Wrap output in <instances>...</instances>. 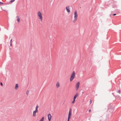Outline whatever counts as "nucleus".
<instances>
[{
	"label": "nucleus",
	"mask_w": 121,
	"mask_h": 121,
	"mask_svg": "<svg viewBox=\"0 0 121 121\" xmlns=\"http://www.w3.org/2000/svg\"><path fill=\"white\" fill-rule=\"evenodd\" d=\"M75 71H73L70 78V82L72 81L73 79L75 77Z\"/></svg>",
	"instance_id": "nucleus-1"
},
{
	"label": "nucleus",
	"mask_w": 121,
	"mask_h": 121,
	"mask_svg": "<svg viewBox=\"0 0 121 121\" xmlns=\"http://www.w3.org/2000/svg\"><path fill=\"white\" fill-rule=\"evenodd\" d=\"M74 19L73 21V22H74L75 23L76 22L77 20V17L78 16V15L77 14V11H75L74 13Z\"/></svg>",
	"instance_id": "nucleus-2"
},
{
	"label": "nucleus",
	"mask_w": 121,
	"mask_h": 121,
	"mask_svg": "<svg viewBox=\"0 0 121 121\" xmlns=\"http://www.w3.org/2000/svg\"><path fill=\"white\" fill-rule=\"evenodd\" d=\"M38 16L39 17V18L40 19L41 21H42L43 19L42 14L41 13V12L39 11L38 12Z\"/></svg>",
	"instance_id": "nucleus-3"
},
{
	"label": "nucleus",
	"mask_w": 121,
	"mask_h": 121,
	"mask_svg": "<svg viewBox=\"0 0 121 121\" xmlns=\"http://www.w3.org/2000/svg\"><path fill=\"white\" fill-rule=\"evenodd\" d=\"M80 84V83L79 82H78L77 83L76 86V90H77L78 89L79 87Z\"/></svg>",
	"instance_id": "nucleus-4"
},
{
	"label": "nucleus",
	"mask_w": 121,
	"mask_h": 121,
	"mask_svg": "<svg viewBox=\"0 0 121 121\" xmlns=\"http://www.w3.org/2000/svg\"><path fill=\"white\" fill-rule=\"evenodd\" d=\"M72 112V109L70 108L69 112L68 117H71V115Z\"/></svg>",
	"instance_id": "nucleus-5"
},
{
	"label": "nucleus",
	"mask_w": 121,
	"mask_h": 121,
	"mask_svg": "<svg viewBox=\"0 0 121 121\" xmlns=\"http://www.w3.org/2000/svg\"><path fill=\"white\" fill-rule=\"evenodd\" d=\"M52 117V116L50 114H48V117L49 121H50Z\"/></svg>",
	"instance_id": "nucleus-6"
},
{
	"label": "nucleus",
	"mask_w": 121,
	"mask_h": 121,
	"mask_svg": "<svg viewBox=\"0 0 121 121\" xmlns=\"http://www.w3.org/2000/svg\"><path fill=\"white\" fill-rule=\"evenodd\" d=\"M108 109L109 111L111 113L113 112L114 110V109L113 108H108Z\"/></svg>",
	"instance_id": "nucleus-7"
},
{
	"label": "nucleus",
	"mask_w": 121,
	"mask_h": 121,
	"mask_svg": "<svg viewBox=\"0 0 121 121\" xmlns=\"http://www.w3.org/2000/svg\"><path fill=\"white\" fill-rule=\"evenodd\" d=\"M66 10L67 11V12L69 13L70 12V10L69 9V6H67L66 7Z\"/></svg>",
	"instance_id": "nucleus-8"
},
{
	"label": "nucleus",
	"mask_w": 121,
	"mask_h": 121,
	"mask_svg": "<svg viewBox=\"0 0 121 121\" xmlns=\"http://www.w3.org/2000/svg\"><path fill=\"white\" fill-rule=\"evenodd\" d=\"M78 93H76L75 95L74 96L73 99H75L78 96Z\"/></svg>",
	"instance_id": "nucleus-9"
},
{
	"label": "nucleus",
	"mask_w": 121,
	"mask_h": 121,
	"mask_svg": "<svg viewBox=\"0 0 121 121\" xmlns=\"http://www.w3.org/2000/svg\"><path fill=\"white\" fill-rule=\"evenodd\" d=\"M39 107V106L38 105H37L36 106V108H35V112H38V108Z\"/></svg>",
	"instance_id": "nucleus-10"
},
{
	"label": "nucleus",
	"mask_w": 121,
	"mask_h": 121,
	"mask_svg": "<svg viewBox=\"0 0 121 121\" xmlns=\"http://www.w3.org/2000/svg\"><path fill=\"white\" fill-rule=\"evenodd\" d=\"M18 87H19V86H18V84H16L15 85V89L16 90H17L18 89Z\"/></svg>",
	"instance_id": "nucleus-11"
},
{
	"label": "nucleus",
	"mask_w": 121,
	"mask_h": 121,
	"mask_svg": "<svg viewBox=\"0 0 121 121\" xmlns=\"http://www.w3.org/2000/svg\"><path fill=\"white\" fill-rule=\"evenodd\" d=\"M37 113L36 112H35V111H34L33 113V116L34 117H35L36 116V113Z\"/></svg>",
	"instance_id": "nucleus-12"
},
{
	"label": "nucleus",
	"mask_w": 121,
	"mask_h": 121,
	"mask_svg": "<svg viewBox=\"0 0 121 121\" xmlns=\"http://www.w3.org/2000/svg\"><path fill=\"white\" fill-rule=\"evenodd\" d=\"M16 17L17 18V21L18 22H20V18L18 16H17Z\"/></svg>",
	"instance_id": "nucleus-13"
},
{
	"label": "nucleus",
	"mask_w": 121,
	"mask_h": 121,
	"mask_svg": "<svg viewBox=\"0 0 121 121\" xmlns=\"http://www.w3.org/2000/svg\"><path fill=\"white\" fill-rule=\"evenodd\" d=\"M60 86L59 83L57 82L56 84V87L58 88Z\"/></svg>",
	"instance_id": "nucleus-14"
},
{
	"label": "nucleus",
	"mask_w": 121,
	"mask_h": 121,
	"mask_svg": "<svg viewBox=\"0 0 121 121\" xmlns=\"http://www.w3.org/2000/svg\"><path fill=\"white\" fill-rule=\"evenodd\" d=\"M44 119V117H43L40 119L39 121H43Z\"/></svg>",
	"instance_id": "nucleus-15"
},
{
	"label": "nucleus",
	"mask_w": 121,
	"mask_h": 121,
	"mask_svg": "<svg viewBox=\"0 0 121 121\" xmlns=\"http://www.w3.org/2000/svg\"><path fill=\"white\" fill-rule=\"evenodd\" d=\"M75 101V99H73V100L72 102V103H73V104L74 103V102Z\"/></svg>",
	"instance_id": "nucleus-16"
},
{
	"label": "nucleus",
	"mask_w": 121,
	"mask_h": 121,
	"mask_svg": "<svg viewBox=\"0 0 121 121\" xmlns=\"http://www.w3.org/2000/svg\"><path fill=\"white\" fill-rule=\"evenodd\" d=\"M15 0H11L10 2H13Z\"/></svg>",
	"instance_id": "nucleus-17"
},
{
	"label": "nucleus",
	"mask_w": 121,
	"mask_h": 121,
	"mask_svg": "<svg viewBox=\"0 0 121 121\" xmlns=\"http://www.w3.org/2000/svg\"><path fill=\"white\" fill-rule=\"evenodd\" d=\"M29 91H27L26 93V94L27 95H28V94H29Z\"/></svg>",
	"instance_id": "nucleus-18"
},
{
	"label": "nucleus",
	"mask_w": 121,
	"mask_h": 121,
	"mask_svg": "<svg viewBox=\"0 0 121 121\" xmlns=\"http://www.w3.org/2000/svg\"><path fill=\"white\" fill-rule=\"evenodd\" d=\"M117 93H118L119 94H120V91L119 90L117 92Z\"/></svg>",
	"instance_id": "nucleus-19"
},
{
	"label": "nucleus",
	"mask_w": 121,
	"mask_h": 121,
	"mask_svg": "<svg viewBox=\"0 0 121 121\" xmlns=\"http://www.w3.org/2000/svg\"><path fill=\"white\" fill-rule=\"evenodd\" d=\"M70 118L71 117H68L67 121H69V120L70 119Z\"/></svg>",
	"instance_id": "nucleus-20"
},
{
	"label": "nucleus",
	"mask_w": 121,
	"mask_h": 121,
	"mask_svg": "<svg viewBox=\"0 0 121 121\" xmlns=\"http://www.w3.org/2000/svg\"><path fill=\"white\" fill-rule=\"evenodd\" d=\"M3 3L1 2H0V5H2L3 4Z\"/></svg>",
	"instance_id": "nucleus-21"
},
{
	"label": "nucleus",
	"mask_w": 121,
	"mask_h": 121,
	"mask_svg": "<svg viewBox=\"0 0 121 121\" xmlns=\"http://www.w3.org/2000/svg\"><path fill=\"white\" fill-rule=\"evenodd\" d=\"M12 39H11L10 41V43H12Z\"/></svg>",
	"instance_id": "nucleus-22"
},
{
	"label": "nucleus",
	"mask_w": 121,
	"mask_h": 121,
	"mask_svg": "<svg viewBox=\"0 0 121 121\" xmlns=\"http://www.w3.org/2000/svg\"><path fill=\"white\" fill-rule=\"evenodd\" d=\"M0 85H1V86H3V84L2 83V82H0Z\"/></svg>",
	"instance_id": "nucleus-23"
},
{
	"label": "nucleus",
	"mask_w": 121,
	"mask_h": 121,
	"mask_svg": "<svg viewBox=\"0 0 121 121\" xmlns=\"http://www.w3.org/2000/svg\"><path fill=\"white\" fill-rule=\"evenodd\" d=\"M91 111V109H89V113H90Z\"/></svg>",
	"instance_id": "nucleus-24"
},
{
	"label": "nucleus",
	"mask_w": 121,
	"mask_h": 121,
	"mask_svg": "<svg viewBox=\"0 0 121 121\" xmlns=\"http://www.w3.org/2000/svg\"><path fill=\"white\" fill-rule=\"evenodd\" d=\"M89 102H90V104H91V100H90V101Z\"/></svg>",
	"instance_id": "nucleus-25"
},
{
	"label": "nucleus",
	"mask_w": 121,
	"mask_h": 121,
	"mask_svg": "<svg viewBox=\"0 0 121 121\" xmlns=\"http://www.w3.org/2000/svg\"><path fill=\"white\" fill-rule=\"evenodd\" d=\"M116 15V14H112V15L113 16H115Z\"/></svg>",
	"instance_id": "nucleus-26"
},
{
	"label": "nucleus",
	"mask_w": 121,
	"mask_h": 121,
	"mask_svg": "<svg viewBox=\"0 0 121 121\" xmlns=\"http://www.w3.org/2000/svg\"><path fill=\"white\" fill-rule=\"evenodd\" d=\"M12 43H10V46H12Z\"/></svg>",
	"instance_id": "nucleus-27"
}]
</instances>
